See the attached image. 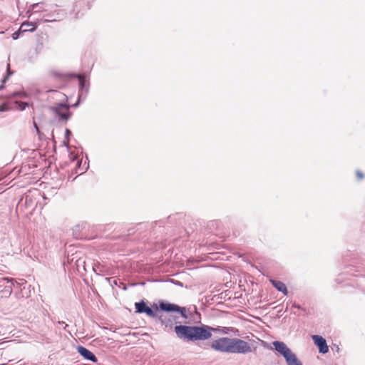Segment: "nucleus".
<instances>
[{
    "label": "nucleus",
    "instance_id": "obj_21",
    "mask_svg": "<svg viewBox=\"0 0 365 365\" xmlns=\"http://www.w3.org/2000/svg\"><path fill=\"white\" fill-rule=\"evenodd\" d=\"M356 176L359 180H361L364 178L363 173L360 171L356 172Z\"/></svg>",
    "mask_w": 365,
    "mask_h": 365
},
{
    "label": "nucleus",
    "instance_id": "obj_12",
    "mask_svg": "<svg viewBox=\"0 0 365 365\" xmlns=\"http://www.w3.org/2000/svg\"><path fill=\"white\" fill-rule=\"evenodd\" d=\"M36 22H24L20 27V31L22 32L34 31L36 29Z\"/></svg>",
    "mask_w": 365,
    "mask_h": 365
},
{
    "label": "nucleus",
    "instance_id": "obj_7",
    "mask_svg": "<svg viewBox=\"0 0 365 365\" xmlns=\"http://www.w3.org/2000/svg\"><path fill=\"white\" fill-rule=\"evenodd\" d=\"M158 319L166 328L172 329L174 323H180V322L177 321L178 317L170 314H162L158 316Z\"/></svg>",
    "mask_w": 365,
    "mask_h": 365
},
{
    "label": "nucleus",
    "instance_id": "obj_18",
    "mask_svg": "<svg viewBox=\"0 0 365 365\" xmlns=\"http://www.w3.org/2000/svg\"><path fill=\"white\" fill-rule=\"evenodd\" d=\"M71 134V131L68 129H66V136H65V140H64L65 143H67V144L68 143V141H69L68 136Z\"/></svg>",
    "mask_w": 365,
    "mask_h": 365
},
{
    "label": "nucleus",
    "instance_id": "obj_6",
    "mask_svg": "<svg viewBox=\"0 0 365 365\" xmlns=\"http://www.w3.org/2000/svg\"><path fill=\"white\" fill-rule=\"evenodd\" d=\"M160 308L163 311L168 312H179L182 317H183L185 319H187L185 307H181L175 304L163 302V303L160 304Z\"/></svg>",
    "mask_w": 365,
    "mask_h": 365
},
{
    "label": "nucleus",
    "instance_id": "obj_13",
    "mask_svg": "<svg viewBox=\"0 0 365 365\" xmlns=\"http://www.w3.org/2000/svg\"><path fill=\"white\" fill-rule=\"evenodd\" d=\"M135 309H136V312H138V313H144V312L145 311V309L148 308V306L143 301L140 302H136L135 304Z\"/></svg>",
    "mask_w": 365,
    "mask_h": 365
},
{
    "label": "nucleus",
    "instance_id": "obj_16",
    "mask_svg": "<svg viewBox=\"0 0 365 365\" xmlns=\"http://www.w3.org/2000/svg\"><path fill=\"white\" fill-rule=\"evenodd\" d=\"M148 316L150 317H156L157 315L155 312L149 307H148L147 309H145V311L144 312Z\"/></svg>",
    "mask_w": 365,
    "mask_h": 365
},
{
    "label": "nucleus",
    "instance_id": "obj_3",
    "mask_svg": "<svg viewBox=\"0 0 365 365\" xmlns=\"http://www.w3.org/2000/svg\"><path fill=\"white\" fill-rule=\"evenodd\" d=\"M274 349L285 359L287 365H302L297 356L283 341H274L272 342Z\"/></svg>",
    "mask_w": 365,
    "mask_h": 365
},
{
    "label": "nucleus",
    "instance_id": "obj_30",
    "mask_svg": "<svg viewBox=\"0 0 365 365\" xmlns=\"http://www.w3.org/2000/svg\"><path fill=\"white\" fill-rule=\"evenodd\" d=\"M13 36H17V34H16V33H14V34H13Z\"/></svg>",
    "mask_w": 365,
    "mask_h": 365
},
{
    "label": "nucleus",
    "instance_id": "obj_4",
    "mask_svg": "<svg viewBox=\"0 0 365 365\" xmlns=\"http://www.w3.org/2000/svg\"><path fill=\"white\" fill-rule=\"evenodd\" d=\"M14 279L12 278H3L0 281V299L8 298L12 293Z\"/></svg>",
    "mask_w": 365,
    "mask_h": 365
},
{
    "label": "nucleus",
    "instance_id": "obj_14",
    "mask_svg": "<svg viewBox=\"0 0 365 365\" xmlns=\"http://www.w3.org/2000/svg\"><path fill=\"white\" fill-rule=\"evenodd\" d=\"M42 6H43L42 3L34 4L31 6V8L29 9L28 12H29L31 11V9L32 11H34V12L46 11V9L43 8Z\"/></svg>",
    "mask_w": 365,
    "mask_h": 365
},
{
    "label": "nucleus",
    "instance_id": "obj_19",
    "mask_svg": "<svg viewBox=\"0 0 365 365\" xmlns=\"http://www.w3.org/2000/svg\"><path fill=\"white\" fill-rule=\"evenodd\" d=\"M25 96V94L24 93H21V92H16V93H12L11 95V97L12 98H15L16 96H19V97H24Z\"/></svg>",
    "mask_w": 365,
    "mask_h": 365
},
{
    "label": "nucleus",
    "instance_id": "obj_20",
    "mask_svg": "<svg viewBox=\"0 0 365 365\" xmlns=\"http://www.w3.org/2000/svg\"><path fill=\"white\" fill-rule=\"evenodd\" d=\"M9 107L6 104H3L0 106V112H4L8 110Z\"/></svg>",
    "mask_w": 365,
    "mask_h": 365
},
{
    "label": "nucleus",
    "instance_id": "obj_9",
    "mask_svg": "<svg viewBox=\"0 0 365 365\" xmlns=\"http://www.w3.org/2000/svg\"><path fill=\"white\" fill-rule=\"evenodd\" d=\"M78 352L84 357V359L89 360L93 362H96L97 361V358L96 356L88 349L86 347L79 346L77 348Z\"/></svg>",
    "mask_w": 365,
    "mask_h": 365
},
{
    "label": "nucleus",
    "instance_id": "obj_10",
    "mask_svg": "<svg viewBox=\"0 0 365 365\" xmlns=\"http://www.w3.org/2000/svg\"><path fill=\"white\" fill-rule=\"evenodd\" d=\"M270 282L279 292H282L284 295H287L288 291L284 283L274 279H271Z\"/></svg>",
    "mask_w": 365,
    "mask_h": 365
},
{
    "label": "nucleus",
    "instance_id": "obj_31",
    "mask_svg": "<svg viewBox=\"0 0 365 365\" xmlns=\"http://www.w3.org/2000/svg\"><path fill=\"white\" fill-rule=\"evenodd\" d=\"M14 39L17 38V36H13Z\"/></svg>",
    "mask_w": 365,
    "mask_h": 365
},
{
    "label": "nucleus",
    "instance_id": "obj_8",
    "mask_svg": "<svg viewBox=\"0 0 365 365\" xmlns=\"http://www.w3.org/2000/svg\"><path fill=\"white\" fill-rule=\"evenodd\" d=\"M312 339L314 341V344L318 346L320 353L326 354L328 352L329 347L327 346L325 339H324L322 336L319 335H312Z\"/></svg>",
    "mask_w": 365,
    "mask_h": 365
},
{
    "label": "nucleus",
    "instance_id": "obj_32",
    "mask_svg": "<svg viewBox=\"0 0 365 365\" xmlns=\"http://www.w3.org/2000/svg\"><path fill=\"white\" fill-rule=\"evenodd\" d=\"M3 87H4L3 86H0V90H1V89H2V88H3Z\"/></svg>",
    "mask_w": 365,
    "mask_h": 365
},
{
    "label": "nucleus",
    "instance_id": "obj_24",
    "mask_svg": "<svg viewBox=\"0 0 365 365\" xmlns=\"http://www.w3.org/2000/svg\"><path fill=\"white\" fill-rule=\"evenodd\" d=\"M58 324H60L61 325H63V324H65V327H64V329H66V327H68V324H66L64 322H58Z\"/></svg>",
    "mask_w": 365,
    "mask_h": 365
},
{
    "label": "nucleus",
    "instance_id": "obj_1",
    "mask_svg": "<svg viewBox=\"0 0 365 365\" xmlns=\"http://www.w3.org/2000/svg\"><path fill=\"white\" fill-rule=\"evenodd\" d=\"M177 336L187 341H205L212 337V331L215 329L207 325L186 326L178 325L175 327Z\"/></svg>",
    "mask_w": 365,
    "mask_h": 365
},
{
    "label": "nucleus",
    "instance_id": "obj_11",
    "mask_svg": "<svg viewBox=\"0 0 365 365\" xmlns=\"http://www.w3.org/2000/svg\"><path fill=\"white\" fill-rule=\"evenodd\" d=\"M76 77L79 80V87H80V94H79V99H81L83 92L86 95L88 91V86H86V81L84 79V77L83 75H76Z\"/></svg>",
    "mask_w": 365,
    "mask_h": 365
},
{
    "label": "nucleus",
    "instance_id": "obj_26",
    "mask_svg": "<svg viewBox=\"0 0 365 365\" xmlns=\"http://www.w3.org/2000/svg\"><path fill=\"white\" fill-rule=\"evenodd\" d=\"M9 68H10V65H9V64H8V65H7L8 75H11V73L9 71Z\"/></svg>",
    "mask_w": 365,
    "mask_h": 365
},
{
    "label": "nucleus",
    "instance_id": "obj_15",
    "mask_svg": "<svg viewBox=\"0 0 365 365\" xmlns=\"http://www.w3.org/2000/svg\"><path fill=\"white\" fill-rule=\"evenodd\" d=\"M93 270L96 274H100V272H103L101 264L99 262L95 263L93 266Z\"/></svg>",
    "mask_w": 365,
    "mask_h": 365
},
{
    "label": "nucleus",
    "instance_id": "obj_22",
    "mask_svg": "<svg viewBox=\"0 0 365 365\" xmlns=\"http://www.w3.org/2000/svg\"><path fill=\"white\" fill-rule=\"evenodd\" d=\"M34 128H36L37 133H38V134H39V133H40V132H39V129H38V126H37V125H36V122H34Z\"/></svg>",
    "mask_w": 365,
    "mask_h": 365
},
{
    "label": "nucleus",
    "instance_id": "obj_27",
    "mask_svg": "<svg viewBox=\"0 0 365 365\" xmlns=\"http://www.w3.org/2000/svg\"><path fill=\"white\" fill-rule=\"evenodd\" d=\"M78 100H80V99L78 98ZM78 104H79V101H77V102L73 105V106H78Z\"/></svg>",
    "mask_w": 365,
    "mask_h": 365
},
{
    "label": "nucleus",
    "instance_id": "obj_25",
    "mask_svg": "<svg viewBox=\"0 0 365 365\" xmlns=\"http://www.w3.org/2000/svg\"><path fill=\"white\" fill-rule=\"evenodd\" d=\"M6 268V266L4 264H0V271H4Z\"/></svg>",
    "mask_w": 365,
    "mask_h": 365
},
{
    "label": "nucleus",
    "instance_id": "obj_23",
    "mask_svg": "<svg viewBox=\"0 0 365 365\" xmlns=\"http://www.w3.org/2000/svg\"><path fill=\"white\" fill-rule=\"evenodd\" d=\"M56 21V19H48V18H46V19H44V21H47V22H50V21Z\"/></svg>",
    "mask_w": 365,
    "mask_h": 365
},
{
    "label": "nucleus",
    "instance_id": "obj_29",
    "mask_svg": "<svg viewBox=\"0 0 365 365\" xmlns=\"http://www.w3.org/2000/svg\"><path fill=\"white\" fill-rule=\"evenodd\" d=\"M6 78H4L2 80V82H3V83L6 82Z\"/></svg>",
    "mask_w": 365,
    "mask_h": 365
},
{
    "label": "nucleus",
    "instance_id": "obj_5",
    "mask_svg": "<svg viewBox=\"0 0 365 365\" xmlns=\"http://www.w3.org/2000/svg\"><path fill=\"white\" fill-rule=\"evenodd\" d=\"M51 109L58 115L59 118L65 121L68 120L71 116L69 112V106L64 103H58L55 106L51 108Z\"/></svg>",
    "mask_w": 365,
    "mask_h": 365
},
{
    "label": "nucleus",
    "instance_id": "obj_28",
    "mask_svg": "<svg viewBox=\"0 0 365 365\" xmlns=\"http://www.w3.org/2000/svg\"><path fill=\"white\" fill-rule=\"evenodd\" d=\"M294 307L297 308V309H299L300 308V306L299 305H294Z\"/></svg>",
    "mask_w": 365,
    "mask_h": 365
},
{
    "label": "nucleus",
    "instance_id": "obj_17",
    "mask_svg": "<svg viewBox=\"0 0 365 365\" xmlns=\"http://www.w3.org/2000/svg\"><path fill=\"white\" fill-rule=\"evenodd\" d=\"M16 103L19 105L18 108L21 110H25L26 107L28 106V103H26L18 102V101H16Z\"/></svg>",
    "mask_w": 365,
    "mask_h": 365
},
{
    "label": "nucleus",
    "instance_id": "obj_2",
    "mask_svg": "<svg viewBox=\"0 0 365 365\" xmlns=\"http://www.w3.org/2000/svg\"><path fill=\"white\" fill-rule=\"evenodd\" d=\"M211 347L215 351L225 353L246 354L252 352L251 346L238 338H220L212 342Z\"/></svg>",
    "mask_w": 365,
    "mask_h": 365
}]
</instances>
